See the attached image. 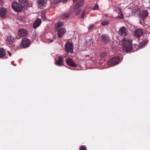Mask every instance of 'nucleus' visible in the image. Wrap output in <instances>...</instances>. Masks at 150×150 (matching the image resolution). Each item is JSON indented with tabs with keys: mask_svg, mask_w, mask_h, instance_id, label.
I'll list each match as a JSON object with an SVG mask.
<instances>
[{
	"mask_svg": "<svg viewBox=\"0 0 150 150\" xmlns=\"http://www.w3.org/2000/svg\"><path fill=\"white\" fill-rule=\"evenodd\" d=\"M9 54L10 57L11 56V54L10 53H9Z\"/></svg>",
	"mask_w": 150,
	"mask_h": 150,
	"instance_id": "nucleus-36",
	"label": "nucleus"
},
{
	"mask_svg": "<svg viewBox=\"0 0 150 150\" xmlns=\"http://www.w3.org/2000/svg\"><path fill=\"white\" fill-rule=\"evenodd\" d=\"M41 16L42 18V19L43 20H44L45 19V15L44 13H41Z\"/></svg>",
	"mask_w": 150,
	"mask_h": 150,
	"instance_id": "nucleus-30",
	"label": "nucleus"
},
{
	"mask_svg": "<svg viewBox=\"0 0 150 150\" xmlns=\"http://www.w3.org/2000/svg\"><path fill=\"white\" fill-rule=\"evenodd\" d=\"M59 1H57L56 2H55L53 5H52V6L53 7H55L57 6L58 4L59 3Z\"/></svg>",
	"mask_w": 150,
	"mask_h": 150,
	"instance_id": "nucleus-29",
	"label": "nucleus"
},
{
	"mask_svg": "<svg viewBox=\"0 0 150 150\" xmlns=\"http://www.w3.org/2000/svg\"><path fill=\"white\" fill-rule=\"evenodd\" d=\"M14 38L11 35H10L7 37L6 39V41L8 43L10 44H12L14 41Z\"/></svg>",
	"mask_w": 150,
	"mask_h": 150,
	"instance_id": "nucleus-18",
	"label": "nucleus"
},
{
	"mask_svg": "<svg viewBox=\"0 0 150 150\" xmlns=\"http://www.w3.org/2000/svg\"><path fill=\"white\" fill-rule=\"evenodd\" d=\"M30 41L27 38L22 39L21 42V45L23 47L26 48L30 45Z\"/></svg>",
	"mask_w": 150,
	"mask_h": 150,
	"instance_id": "nucleus-5",
	"label": "nucleus"
},
{
	"mask_svg": "<svg viewBox=\"0 0 150 150\" xmlns=\"http://www.w3.org/2000/svg\"><path fill=\"white\" fill-rule=\"evenodd\" d=\"M98 4H96L93 7V9L94 10H98Z\"/></svg>",
	"mask_w": 150,
	"mask_h": 150,
	"instance_id": "nucleus-28",
	"label": "nucleus"
},
{
	"mask_svg": "<svg viewBox=\"0 0 150 150\" xmlns=\"http://www.w3.org/2000/svg\"><path fill=\"white\" fill-rule=\"evenodd\" d=\"M64 24L63 22L59 21L57 24L56 26L57 28H59L62 26Z\"/></svg>",
	"mask_w": 150,
	"mask_h": 150,
	"instance_id": "nucleus-21",
	"label": "nucleus"
},
{
	"mask_svg": "<svg viewBox=\"0 0 150 150\" xmlns=\"http://www.w3.org/2000/svg\"><path fill=\"white\" fill-rule=\"evenodd\" d=\"M73 46L70 43L67 42L65 45V50L67 53H72L73 52Z\"/></svg>",
	"mask_w": 150,
	"mask_h": 150,
	"instance_id": "nucleus-4",
	"label": "nucleus"
},
{
	"mask_svg": "<svg viewBox=\"0 0 150 150\" xmlns=\"http://www.w3.org/2000/svg\"><path fill=\"white\" fill-rule=\"evenodd\" d=\"M66 63L71 67H75L76 66V64L70 58H68L66 60Z\"/></svg>",
	"mask_w": 150,
	"mask_h": 150,
	"instance_id": "nucleus-11",
	"label": "nucleus"
},
{
	"mask_svg": "<svg viewBox=\"0 0 150 150\" xmlns=\"http://www.w3.org/2000/svg\"><path fill=\"white\" fill-rule=\"evenodd\" d=\"M85 12L84 11H82L81 14V18H83L85 16Z\"/></svg>",
	"mask_w": 150,
	"mask_h": 150,
	"instance_id": "nucleus-32",
	"label": "nucleus"
},
{
	"mask_svg": "<svg viewBox=\"0 0 150 150\" xmlns=\"http://www.w3.org/2000/svg\"><path fill=\"white\" fill-rule=\"evenodd\" d=\"M106 55V54L105 53H102L100 55V57L101 58H104Z\"/></svg>",
	"mask_w": 150,
	"mask_h": 150,
	"instance_id": "nucleus-31",
	"label": "nucleus"
},
{
	"mask_svg": "<svg viewBox=\"0 0 150 150\" xmlns=\"http://www.w3.org/2000/svg\"><path fill=\"white\" fill-rule=\"evenodd\" d=\"M63 58L62 56H59L58 60L55 62V64L58 66L63 65Z\"/></svg>",
	"mask_w": 150,
	"mask_h": 150,
	"instance_id": "nucleus-15",
	"label": "nucleus"
},
{
	"mask_svg": "<svg viewBox=\"0 0 150 150\" xmlns=\"http://www.w3.org/2000/svg\"><path fill=\"white\" fill-rule=\"evenodd\" d=\"M18 1L20 2L21 4L24 5L25 6L26 5L28 4V0H18Z\"/></svg>",
	"mask_w": 150,
	"mask_h": 150,
	"instance_id": "nucleus-23",
	"label": "nucleus"
},
{
	"mask_svg": "<svg viewBox=\"0 0 150 150\" xmlns=\"http://www.w3.org/2000/svg\"><path fill=\"white\" fill-rule=\"evenodd\" d=\"M7 52H8V54H9V53H10V52L9 51H8Z\"/></svg>",
	"mask_w": 150,
	"mask_h": 150,
	"instance_id": "nucleus-38",
	"label": "nucleus"
},
{
	"mask_svg": "<svg viewBox=\"0 0 150 150\" xmlns=\"http://www.w3.org/2000/svg\"><path fill=\"white\" fill-rule=\"evenodd\" d=\"M47 0H39L38 2V6L39 8H42L45 7L47 4Z\"/></svg>",
	"mask_w": 150,
	"mask_h": 150,
	"instance_id": "nucleus-7",
	"label": "nucleus"
},
{
	"mask_svg": "<svg viewBox=\"0 0 150 150\" xmlns=\"http://www.w3.org/2000/svg\"><path fill=\"white\" fill-rule=\"evenodd\" d=\"M48 40L50 41V42H52L54 41V39L49 38Z\"/></svg>",
	"mask_w": 150,
	"mask_h": 150,
	"instance_id": "nucleus-34",
	"label": "nucleus"
},
{
	"mask_svg": "<svg viewBox=\"0 0 150 150\" xmlns=\"http://www.w3.org/2000/svg\"><path fill=\"white\" fill-rule=\"evenodd\" d=\"M78 0H73V2H75V1H77Z\"/></svg>",
	"mask_w": 150,
	"mask_h": 150,
	"instance_id": "nucleus-37",
	"label": "nucleus"
},
{
	"mask_svg": "<svg viewBox=\"0 0 150 150\" xmlns=\"http://www.w3.org/2000/svg\"><path fill=\"white\" fill-rule=\"evenodd\" d=\"M79 150H87L86 147L84 145L80 146L79 148Z\"/></svg>",
	"mask_w": 150,
	"mask_h": 150,
	"instance_id": "nucleus-27",
	"label": "nucleus"
},
{
	"mask_svg": "<svg viewBox=\"0 0 150 150\" xmlns=\"http://www.w3.org/2000/svg\"><path fill=\"white\" fill-rule=\"evenodd\" d=\"M84 3L83 0H80L78 2L76 3L74 7V9H77L83 5Z\"/></svg>",
	"mask_w": 150,
	"mask_h": 150,
	"instance_id": "nucleus-16",
	"label": "nucleus"
},
{
	"mask_svg": "<svg viewBox=\"0 0 150 150\" xmlns=\"http://www.w3.org/2000/svg\"><path fill=\"white\" fill-rule=\"evenodd\" d=\"M5 50L2 48H0V58H2V57L5 55Z\"/></svg>",
	"mask_w": 150,
	"mask_h": 150,
	"instance_id": "nucleus-20",
	"label": "nucleus"
},
{
	"mask_svg": "<svg viewBox=\"0 0 150 150\" xmlns=\"http://www.w3.org/2000/svg\"><path fill=\"white\" fill-rule=\"evenodd\" d=\"M81 11V10H79L78 11L76 12V14H78Z\"/></svg>",
	"mask_w": 150,
	"mask_h": 150,
	"instance_id": "nucleus-35",
	"label": "nucleus"
},
{
	"mask_svg": "<svg viewBox=\"0 0 150 150\" xmlns=\"http://www.w3.org/2000/svg\"><path fill=\"white\" fill-rule=\"evenodd\" d=\"M148 16V13L146 10H142L139 14L140 18L143 20H145Z\"/></svg>",
	"mask_w": 150,
	"mask_h": 150,
	"instance_id": "nucleus-8",
	"label": "nucleus"
},
{
	"mask_svg": "<svg viewBox=\"0 0 150 150\" xmlns=\"http://www.w3.org/2000/svg\"><path fill=\"white\" fill-rule=\"evenodd\" d=\"M69 17L68 14H64L61 16L60 18L63 19H65L68 18Z\"/></svg>",
	"mask_w": 150,
	"mask_h": 150,
	"instance_id": "nucleus-24",
	"label": "nucleus"
},
{
	"mask_svg": "<svg viewBox=\"0 0 150 150\" xmlns=\"http://www.w3.org/2000/svg\"><path fill=\"white\" fill-rule=\"evenodd\" d=\"M86 43L87 46H89L92 44V41L91 39L89 40L86 41Z\"/></svg>",
	"mask_w": 150,
	"mask_h": 150,
	"instance_id": "nucleus-26",
	"label": "nucleus"
},
{
	"mask_svg": "<svg viewBox=\"0 0 150 150\" xmlns=\"http://www.w3.org/2000/svg\"><path fill=\"white\" fill-rule=\"evenodd\" d=\"M122 46L123 50L126 52L131 50L132 48L131 40L126 38H124L122 40Z\"/></svg>",
	"mask_w": 150,
	"mask_h": 150,
	"instance_id": "nucleus-1",
	"label": "nucleus"
},
{
	"mask_svg": "<svg viewBox=\"0 0 150 150\" xmlns=\"http://www.w3.org/2000/svg\"><path fill=\"white\" fill-rule=\"evenodd\" d=\"M147 42L146 41H142L141 42L139 45V47L142 48L144 47L145 45L147 44Z\"/></svg>",
	"mask_w": 150,
	"mask_h": 150,
	"instance_id": "nucleus-22",
	"label": "nucleus"
},
{
	"mask_svg": "<svg viewBox=\"0 0 150 150\" xmlns=\"http://www.w3.org/2000/svg\"><path fill=\"white\" fill-rule=\"evenodd\" d=\"M142 30L140 29H138L135 30L134 35L136 37H139L142 35Z\"/></svg>",
	"mask_w": 150,
	"mask_h": 150,
	"instance_id": "nucleus-12",
	"label": "nucleus"
},
{
	"mask_svg": "<svg viewBox=\"0 0 150 150\" xmlns=\"http://www.w3.org/2000/svg\"><path fill=\"white\" fill-rule=\"evenodd\" d=\"M117 9L119 11L118 14L119 15L117 16V18L119 19H122L124 17L123 15L121 10L119 7H117Z\"/></svg>",
	"mask_w": 150,
	"mask_h": 150,
	"instance_id": "nucleus-19",
	"label": "nucleus"
},
{
	"mask_svg": "<svg viewBox=\"0 0 150 150\" xmlns=\"http://www.w3.org/2000/svg\"><path fill=\"white\" fill-rule=\"evenodd\" d=\"M6 10L4 8H1L0 10V16L3 18H5L6 17Z\"/></svg>",
	"mask_w": 150,
	"mask_h": 150,
	"instance_id": "nucleus-13",
	"label": "nucleus"
},
{
	"mask_svg": "<svg viewBox=\"0 0 150 150\" xmlns=\"http://www.w3.org/2000/svg\"><path fill=\"white\" fill-rule=\"evenodd\" d=\"M66 32V29L62 28L59 29L57 32V35L59 38H62Z\"/></svg>",
	"mask_w": 150,
	"mask_h": 150,
	"instance_id": "nucleus-9",
	"label": "nucleus"
},
{
	"mask_svg": "<svg viewBox=\"0 0 150 150\" xmlns=\"http://www.w3.org/2000/svg\"><path fill=\"white\" fill-rule=\"evenodd\" d=\"M102 41L105 43H107L110 40V38L107 35H101Z\"/></svg>",
	"mask_w": 150,
	"mask_h": 150,
	"instance_id": "nucleus-14",
	"label": "nucleus"
},
{
	"mask_svg": "<svg viewBox=\"0 0 150 150\" xmlns=\"http://www.w3.org/2000/svg\"><path fill=\"white\" fill-rule=\"evenodd\" d=\"M94 26V25H91L90 26L88 27V29L89 30H91L92 28H93Z\"/></svg>",
	"mask_w": 150,
	"mask_h": 150,
	"instance_id": "nucleus-33",
	"label": "nucleus"
},
{
	"mask_svg": "<svg viewBox=\"0 0 150 150\" xmlns=\"http://www.w3.org/2000/svg\"><path fill=\"white\" fill-rule=\"evenodd\" d=\"M109 20H108L107 21H103L101 23V24L102 25L104 26L108 25L109 23Z\"/></svg>",
	"mask_w": 150,
	"mask_h": 150,
	"instance_id": "nucleus-25",
	"label": "nucleus"
},
{
	"mask_svg": "<svg viewBox=\"0 0 150 150\" xmlns=\"http://www.w3.org/2000/svg\"><path fill=\"white\" fill-rule=\"evenodd\" d=\"M119 57L118 56H115L112 58L108 62V64L110 66L117 64L119 63Z\"/></svg>",
	"mask_w": 150,
	"mask_h": 150,
	"instance_id": "nucleus-3",
	"label": "nucleus"
},
{
	"mask_svg": "<svg viewBox=\"0 0 150 150\" xmlns=\"http://www.w3.org/2000/svg\"><path fill=\"white\" fill-rule=\"evenodd\" d=\"M41 23V19L38 18L35 21L33 24V27L35 28H36L38 27L40 24Z\"/></svg>",
	"mask_w": 150,
	"mask_h": 150,
	"instance_id": "nucleus-17",
	"label": "nucleus"
},
{
	"mask_svg": "<svg viewBox=\"0 0 150 150\" xmlns=\"http://www.w3.org/2000/svg\"><path fill=\"white\" fill-rule=\"evenodd\" d=\"M11 6L14 10L17 12H20L22 9V6L16 2H13Z\"/></svg>",
	"mask_w": 150,
	"mask_h": 150,
	"instance_id": "nucleus-2",
	"label": "nucleus"
},
{
	"mask_svg": "<svg viewBox=\"0 0 150 150\" xmlns=\"http://www.w3.org/2000/svg\"><path fill=\"white\" fill-rule=\"evenodd\" d=\"M119 34L122 36H126L128 33V31L125 27L121 28L119 31Z\"/></svg>",
	"mask_w": 150,
	"mask_h": 150,
	"instance_id": "nucleus-6",
	"label": "nucleus"
},
{
	"mask_svg": "<svg viewBox=\"0 0 150 150\" xmlns=\"http://www.w3.org/2000/svg\"><path fill=\"white\" fill-rule=\"evenodd\" d=\"M27 34V31L25 29H20L18 31V35L21 37L25 36Z\"/></svg>",
	"mask_w": 150,
	"mask_h": 150,
	"instance_id": "nucleus-10",
	"label": "nucleus"
}]
</instances>
